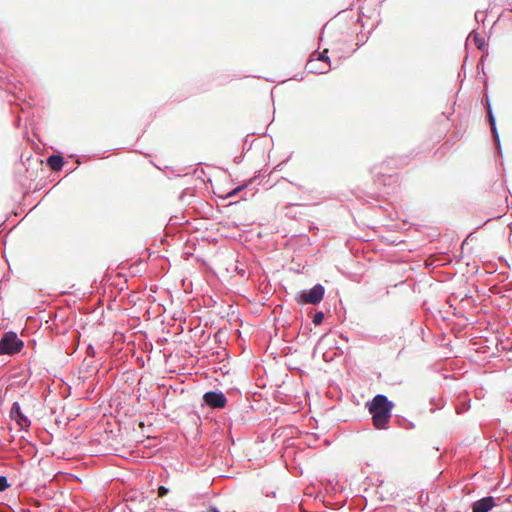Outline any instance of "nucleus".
I'll use <instances>...</instances> for the list:
<instances>
[{"label": "nucleus", "mask_w": 512, "mask_h": 512, "mask_svg": "<svg viewBox=\"0 0 512 512\" xmlns=\"http://www.w3.org/2000/svg\"><path fill=\"white\" fill-rule=\"evenodd\" d=\"M368 410L372 415L373 425L377 429H383L391 418L393 404L384 395H376L370 403H367Z\"/></svg>", "instance_id": "obj_1"}, {"label": "nucleus", "mask_w": 512, "mask_h": 512, "mask_svg": "<svg viewBox=\"0 0 512 512\" xmlns=\"http://www.w3.org/2000/svg\"><path fill=\"white\" fill-rule=\"evenodd\" d=\"M22 348L23 342L14 332L5 333L0 340V355L18 353Z\"/></svg>", "instance_id": "obj_2"}, {"label": "nucleus", "mask_w": 512, "mask_h": 512, "mask_svg": "<svg viewBox=\"0 0 512 512\" xmlns=\"http://www.w3.org/2000/svg\"><path fill=\"white\" fill-rule=\"evenodd\" d=\"M324 296V288L322 285L317 284L307 292L301 293L299 296V303L317 304Z\"/></svg>", "instance_id": "obj_3"}, {"label": "nucleus", "mask_w": 512, "mask_h": 512, "mask_svg": "<svg viewBox=\"0 0 512 512\" xmlns=\"http://www.w3.org/2000/svg\"><path fill=\"white\" fill-rule=\"evenodd\" d=\"M10 418L14 420L22 430L27 431L31 425L30 419L22 411L20 404L18 402H14L12 404V407L10 409Z\"/></svg>", "instance_id": "obj_4"}, {"label": "nucleus", "mask_w": 512, "mask_h": 512, "mask_svg": "<svg viewBox=\"0 0 512 512\" xmlns=\"http://www.w3.org/2000/svg\"><path fill=\"white\" fill-rule=\"evenodd\" d=\"M203 400L211 408H224L227 403L225 395L215 391L206 392L203 395Z\"/></svg>", "instance_id": "obj_5"}, {"label": "nucleus", "mask_w": 512, "mask_h": 512, "mask_svg": "<svg viewBox=\"0 0 512 512\" xmlns=\"http://www.w3.org/2000/svg\"><path fill=\"white\" fill-rule=\"evenodd\" d=\"M494 506L495 499L493 497H484L473 504L472 512H489Z\"/></svg>", "instance_id": "obj_6"}, {"label": "nucleus", "mask_w": 512, "mask_h": 512, "mask_svg": "<svg viewBox=\"0 0 512 512\" xmlns=\"http://www.w3.org/2000/svg\"><path fill=\"white\" fill-rule=\"evenodd\" d=\"M306 68L308 69L309 72L324 74L329 71L330 63H326V65H323L319 63V59H314V57H312L311 59L308 60Z\"/></svg>", "instance_id": "obj_7"}, {"label": "nucleus", "mask_w": 512, "mask_h": 512, "mask_svg": "<svg viewBox=\"0 0 512 512\" xmlns=\"http://www.w3.org/2000/svg\"><path fill=\"white\" fill-rule=\"evenodd\" d=\"M47 163L53 171H59L63 166V158L59 155H52L47 159Z\"/></svg>", "instance_id": "obj_8"}, {"label": "nucleus", "mask_w": 512, "mask_h": 512, "mask_svg": "<svg viewBox=\"0 0 512 512\" xmlns=\"http://www.w3.org/2000/svg\"><path fill=\"white\" fill-rule=\"evenodd\" d=\"M487 114H488V118H489V122H490V125H491V130H492L494 139L496 141H498L499 140V136H498V132H497V129H496L495 118L493 116L492 109H491V106L489 104H487Z\"/></svg>", "instance_id": "obj_9"}, {"label": "nucleus", "mask_w": 512, "mask_h": 512, "mask_svg": "<svg viewBox=\"0 0 512 512\" xmlns=\"http://www.w3.org/2000/svg\"><path fill=\"white\" fill-rule=\"evenodd\" d=\"M314 59H319V63L326 65V63H329V59L327 56V50H325L322 53H319L317 57H314Z\"/></svg>", "instance_id": "obj_10"}, {"label": "nucleus", "mask_w": 512, "mask_h": 512, "mask_svg": "<svg viewBox=\"0 0 512 512\" xmlns=\"http://www.w3.org/2000/svg\"><path fill=\"white\" fill-rule=\"evenodd\" d=\"M323 319H324L323 312H317V313L314 314L313 323L315 325H320L322 323Z\"/></svg>", "instance_id": "obj_11"}, {"label": "nucleus", "mask_w": 512, "mask_h": 512, "mask_svg": "<svg viewBox=\"0 0 512 512\" xmlns=\"http://www.w3.org/2000/svg\"><path fill=\"white\" fill-rule=\"evenodd\" d=\"M8 486L7 478L5 476H0V491H4Z\"/></svg>", "instance_id": "obj_12"}, {"label": "nucleus", "mask_w": 512, "mask_h": 512, "mask_svg": "<svg viewBox=\"0 0 512 512\" xmlns=\"http://www.w3.org/2000/svg\"><path fill=\"white\" fill-rule=\"evenodd\" d=\"M167 493H168V489H167L166 487H164V486H160V487L158 488V496H159V497H163V496H165Z\"/></svg>", "instance_id": "obj_13"}, {"label": "nucleus", "mask_w": 512, "mask_h": 512, "mask_svg": "<svg viewBox=\"0 0 512 512\" xmlns=\"http://www.w3.org/2000/svg\"><path fill=\"white\" fill-rule=\"evenodd\" d=\"M237 191H238V189H235V190H234V191H232L229 195H230V196L235 195Z\"/></svg>", "instance_id": "obj_14"}, {"label": "nucleus", "mask_w": 512, "mask_h": 512, "mask_svg": "<svg viewBox=\"0 0 512 512\" xmlns=\"http://www.w3.org/2000/svg\"><path fill=\"white\" fill-rule=\"evenodd\" d=\"M213 512H219L218 510L214 509Z\"/></svg>", "instance_id": "obj_15"}]
</instances>
